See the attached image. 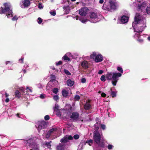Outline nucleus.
<instances>
[{
  "mask_svg": "<svg viewBox=\"0 0 150 150\" xmlns=\"http://www.w3.org/2000/svg\"><path fill=\"white\" fill-rule=\"evenodd\" d=\"M128 16H123L121 17V21L123 23H125L128 21Z\"/></svg>",
  "mask_w": 150,
  "mask_h": 150,
  "instance_id": "obj_16",
  "label": "nucleus"
},
{
  "mask_svg": "<svg viewBox=\"0 0 150 150\" xmlns=\"http://www.w3.org/2000/svg\"><path fill=\"white\" fill-rule=\"evenodd\" d=\"M62 63V62L61 61H59L58 63H56V64L57 65H58L61 64Z\"/></svg>",
  "mask_w": 150,
  "mask_h": 150,
  "instance_id": "obj_47",
  "label": "nucleus"
},
{
  "mask_svg": "<svg viewBox=\"0 0 150 150\" xmlns=\"http://www.w3.org/2000/svg\"><path fill=\"white\" fill-rule=\"evenodd\" d=\"M33 150H39V149L37 146H34V147H33Z\"/></svg>",
  "mask_w": 150,
  "mask_h": 150,
  "instance_id": "obj_45",
  "label": "nucleus"
},
{
  "mask_svg": "<svg viewBox=\"0 0 150 150\" xmlns=\"http://www.w3.org/2000/svg\"><path fill=\"white\" fill-rule=\"evenodd\" d=\"M46 126V124L45 122L43 121L38 122L36 124V126L37 127L38 131L40 132L41 129H44Z\"/></svg>",
  "mask_w": 150,
  "mask_h": 150,
  "instance_id": "obj_6",
  "label": "nucleus"
},
{
  "mask_svg": "<svg viewBox=\"0 0 150 150\" xmlns=\"http://www.w3.org/2000/svg\"><path fill=\"white\" fill-rule=\"evenodd\" d=\"M103 73V70H100L98 72V74H102Z\"/></svg>",
  "mask_w": 150,
  "mask_h": 150,
  "instance_id": "obj_52",
  "label": "nucleus"
},
{
  "mask_svg": "<svg viewBox=\"0 0 150 150\" xmlns=\"http://www.w3.org/2000/svg\"><path fill=\"white\" fill-rule=\"evenodd\" d=\"M81 82L83 83H85L86 82V79L85 78H83L81 79Z\"/></svg>",
  "mask_w": 150,
  "mask_h": 150,
  "instance_id": "obj_44",
  "label": "nucleus"
},
{
  "mask_svg": "<svg viewBox=\"0 0 150 150\" xmlns=\"http://www.w3.org/2000/svg\"><path fill=\"white\" fill-rule=\"evenodd\" d=\"M100 124V123H98L97 122L96 123L95 125V127L96 128V130L95 131H98V129L99 128V125Z\"/></svg>",
  "mask_w": 150,
  "mask_h": 150,
  "instance_id": "obj_25",
  "label": "nucleus"
},
{
  "mask_svg": "<svg viewBox=\"0 0 150 150\" xmlns=\"http://www.w3.org/2000/svg\"><path fill=\"white\" fill-rule=\"evenodd\" d=\"M79 114L77 112H74L71 116L70 118L74 121H77L79 119Z\"/></svg>",
  "mask_w": 150,
  "mask_h": 150,
  "instance_id": "obj_9",
  "label": "nucleus"
},
{
  "mask_svg": "<svg viewBox=\"0 0 150 150\" xmlns=\"http://www.w3.org/2000/svg\"><path fill=\"white\" fill-rule=\"evenodd\" d=\"M10 62L9 61H8V62H6V64H7L8 63V62Z\"/></svg>",
  "mask_w": 150,
  "mask_h": 150,
  "instance_id": "obj_62",
  "label": "nucleus"
},
{
  "mask_svg": "<svg viewBox=\"0 0 150 150\" xmlns=\"http://www.w3.org/2000/svg\"><path fill=\"white\" fill-rule=\"evenodd\" d=\"M84 108L86 110H88L91 109V106L88 102H87L84 105Z\"/></svg>",
  "mask_w": 150,
  "mask_h": 150,
  "instance_id": "obj_22",
  "label": "nucleus"
},
{
  "mask_svg": "<svg viewBox=\"0 0 150 150\" xmlns=\"http://www.w3.org/2000/svg\"><path fill=\"white\" fill-rule=\"evenodd\" d=\"M44 118L45 120H47L50 119V117L49 115H46L45 116Z\"/></svg>",
  "mask_w": 150,
  "mask_h": 150,
  "instance_id": "obj_41",
  "label": "nucleus"
},
{
  "mask_svg": "<svg viewBox=\"0 0 150 150\" xmlns=\"http://www.w3.org/2000/svg\"><path fill=\"white\" fill-rule=\"evenodd\" d=\"M93 140L92 139H90L88 140L86 142V143H88V144L90 146L93 143Z\"/></svg>",
  "mask_w": 150,
  "mask_h": 150,
  "instance_id": "obj_30",
  "label": "nucleus"
},
{
  "mask_svg": "<svg viewBox=\"0 0 150 150\" xmlns=\"http://www.w3.org/2000/svg\"><path fill=\"white\" fill-rule=\"evenodd\" d=\"M50 13L51 15H52L53 16H54L56 15V12L54 11H53L52 12L50 11Z\"/></svg>",
  "mask_w": 150,
  "mask_h": 150,
  "instance_id": "obj_40",
  "label": "nucleus"
},
{
  "mask_svg": "<svg viewBox=\"0 0 150 150\" xmlns=\"http://www.w3.org/2000/svg\"><path fill=\"white\" fill-rule=\"evenodd\" d=\"M88 10H79V13L81 15L85 16L88 13Z\"/></svg>",
  "mask_w": 150,
  "mask_h": 150,
  "instance_id": "obj_18",
  "label": "nucleus"
},
{
  "mask_svg": "<svg viewBox=\"0 0 150 150\" xmlns=\"http://www.w3.org/2000/svg\"><path fill=\"white\" fill-rule=\"evenodd\" d=\"M59 106L57 105H55L54 108V111H56L57 113V114L58 115H62V111H65V110L62 109L61 110H60V111L61 110V111L59 112Z\"/></svg>",
  "mask_w": 150,
  "mask_h": 150,
  "instance_id": "obj_14",
  "label": "nucleus"
},
{
  "mask_svg": "<svg viewBox=\"0 0 150 150\" xmlns=\"http://www.w3.org/2000/svg\"><path fill=\"white\" fill-rule=\"evenodd\" d=\"M57 129L56 127L50 129L48 131L47 134L46 135V138L47 139L49 138L51 134L57 131Z\"/></svg>",
  "mask_w": 150,
  "mask_h": 150,
  "instance_id": "obj_8",
  "label": "nucleus"
},
{
  "mask_svg": "<svg viewBox=\"0 0 150 150\" xmlns=\"http://www.w3.org/2000/svg\"><path fill=\"white\" fill-rule=\"evenodd\" d=\"M79 136L78 134H76L74 136V139H77L79 138Z\"/></svg>",
  "mask_w": 150,
  "mask_h": 150,
  "instance_id": "obj_39",
  "label": "nucleus"
},
{
  "mask_svg": "<svg viewBox=\"0 0 150 150\" xmlns=\"http://www.w3.org/2000/svg\"><path fill=\"white\" fill-rule=\"evenodd\" d=\"M91 58H95V61L96 62H99L102 61L103 60V57L100 54L96 55V52H93L90 56Z\"/></svg>",
  "mask_w": 150,
  "mask_h": 150,
  "instance_id": "obj_4",
  "label": "nucleus"
},
{
  "mask_svg": "<svg viewBox=\"0 0 150 150\" xmlns=\"http://www.w3.org/2000/svg\"><path fill=\"white\" fill-rule=\"evenodd\" d=\"M146 20L143 18L140 14L137 13L134 18V21L132 24L134 28L135 32H142L146 27Z\"/></svg>",
  "mask_w": 150,
  "mask_h": 150,
  "instance_id": "obj_1",
  "label": "nucleus"
},
{
  "mask_svg": "<svg viewBox=\"0 0 150 150\" xmlns=\"http://www.w3.org/2000/svg\"><path fill=\"white\" fill-rule=\"evenodd\" d=\"M101 138V136L98 131H94L93 133V139L99 146H102V145L100 144Z\"/></svg>",
  "mask_w": 150,
  "mask_h": 150,
  "instance_id": "obj_3",
  "label": "nucleus"
},
{
  "mask_svg": "<svg viewBox=\"0 0 150 150\" xmlns=\"http://www.w3.org/2000/svg\"><path fill=\"white\" fill-rule=\"evenodd\" d=\"M67 85L69 86H72L74 84V81L71 80L70 79L67 80Z\"/></svg>",
  "mask_w": 150,
  "mask_h": 150,
  "instance_id": "obj_21",
  "label": "nucleus"
},
{
  "mask_svg": "<svg viewBox=\"0 0 150 150\" xmlns=\"http://www.w3.org/2000/svg\"><path fill=\"white\" fill-rule=\"evenodd\" d=\"M19 114L18 113L16 115V116L18 117H20L19 116Z\"/></svg>",
  "mask_w": 150,
  "mask_h": 150,
  "instance_id": "obj_60",
  "label": "nucleus"
},
{
  "mask_svg": "<svg viewBox=\"0 0 150 150\" xmlns=\"http://www.w3.org/2000/svg\"><path fill=\"white\" fill-rule=\"evenodd\" d=\"M9 101V100L8 98H7L5 100V102L7 103Z\"/></svg>",
  "mask_w": 150,
  "mask_h": 150,
  "instance_id": "obj_55",
  "label": "nucleus"
},
{
  "mask_svg": "<svg viewBox=\"0 0 150 150\" xmlns=\"http://www.w3.org/2000/svg\"><path fill=\"white\" fill-rule=\"evenodd\" d=\"M96 121L98 120V118H96Z\"/></svg>",
  "mask_w": 150,
  "mask_h": 150,
  "instance_id": "obj_64",
  "label": "nucleus"
},
{
  "mask_svg": "<svg viewBox=\"0 0 150 150\" xmlns=\"http://www.w3.org/2000/svg\"><path fill=\"white\" fill-rule=\"evenodd\" d=\"M137 32V33L135 34V35H134V37L135 38L137 37V38H139V37L140 36V34L142 32Z\"/></svg>",
  "mask_w": 150,
  "mask_h": 150,
  "instance_id": "obj_29",
  "label": "nucleus"
},
{
  "mask_svg": "<svg viewBox=\"0 0 150 150\" xmlns=\"http://www.w3.org/2000/svg\"><path fill=\"white\" fill-rule=\"evenodd\" d=\"M117 70L120 72L121 73H122L123 72V70L122 68L119 67H118L117 68Z\"/></svg>",
  "mask_w": 150,
  "mask_h": 150,
  "instance_id": "obj_37",
  "label": "nucleus"
},
{
  "mask_svg": "<svg viewBox=\"0 0 150 150\" xmlns=\"http://www.w3.org/2000/svg\"><path fill=\"white\" fill-rule=\"evenodd\" d=\"M80 98V97L77 95H76L74 97V99L75 100H78Z\"/></svg>",
  "mask_w": 150,
  "mask_h": 150,
  "instance_id": "obj_33",
  "label": "nucleus"
},
{
  "mask_svg": "<svg viewBox=\"0 0 150 150\" xmlns=\"http://www.w3.org/2000/svg\"><path fill=\"white\" fill-rule=\"evenodd\" d=\"M101 127L103 129H104L105 128V126L104 125L102 124L101 125Z\"/></svg>",
  "mask_w": 150,
  "mask_h": 150,
  "instance_id": "obj_46",
  "label": "nucleus"
},
{
  "mask_svg": "<svg viewBox=\"0 0 150 150\" xmlns=\"http://www.w3.org/2000/svg\"><path fill=\"white\" fill-rule=\"evenodd\" d=\"M109 3L110 5V8L112 9H116L117 8L116 3L112 0H110Z\"/></svg>",
  "mask_w": 150,
  "mask_h": 150,
  "instance_id": "obj_13",
  "label": "nucleus"
},
{
  "mask_svg": "<svg viewBox=\"0 0 150 150\" xmlns=\"http://www.w3.org/2000/svg\"><path fill=\"white\" fill-rule=\"evenodd\" d=\"M12 8V6L9 2H6L3 4L2 9H10Z\"/></svg>",
  "mask_w": 150,
  "mask_h": 150,
  "instance_id": "obj_11",
  "label": "nucleus"
},
{
  "mask_svg": "<svg viewBox=\"0 0 150 150\" xmlns=\"http://www.w3.org/2000/svg\"><path fill=\"white\" fill-rule=\"evenodd\" d=\"M51 141H50V142H46L45 143V144L48 147V148L50 149L51 146Z\"/></svg>",
  "mask_w": 150,
  "mask_h": 150,
  "instance_id": "obj_26",
  "label": "nucleus"
},
{
  "mask_svg": "<svg viewBox=\"0 0 150 150\" xmlns=\"http://www.w3.org/2000/svg\"><path fill=\"white\" fill-rule=\"evenodd\" d=\"M111 95L112 97H114L116 96V93L112 91Z\"/></svg>",
  "mask_w": 150,
  "mask_h": 150,
  "instance_id": "obj_42",
  "label": "nucleus"
},
{
  "mask_svg": "<svg viewBox=\"0 0 150 150\" xmlns=\"http://www.w3.org/2000/svg\"><path fill=\"white\" fill-rule=\"evenodd\" d=\"M23 58L21 59H19V61L20 62H21V63H23Z\"/></svg>",
  "mask_w": 150,
  "mask_h": 150,
  "instance_id": "obj_54",
  "label": "nucleus"
},
{
  "mask_svg": "<svg viewBox=\"0 0 150 150\" xmlns=\"http://www.w3.org/2000/svg\"><path fill=\"white\" fill-rule=\"evenodd\" d=\"M73 138L71 136L66 135L61 139L60 142L62 143H66L69 140L72 139Z\"/></svg>",
  "mask_w": 150,
  "mask_h": 150,
  "instance_id": "obj_10",
  "label": "nucleus"
},
{
  "mask_svg": "<svg viewBox=\"0 0 150 150\" xmlns=\"http://www.w3.org/2000/svg\"><path fill=\"white\" fill-rule=\"evenodd\" d=\"M64 60H68L69 61L70 60V59L69 57H68L67 56H66V55H65L63 57Z\"/></svg>",
  "mask_w": 150,
  "mask_h": 150,
  "instance_id": "obj_27",
  "label": "nucleus"
},
{
  "mask_svg": "<svg viewBox=\"0 0 150 150\" xmlns=\"http://www.w3.org/2000/svg\"><path fill=\"white\" fill-rule=\"evenodd\" d=\"M0 13L1 14H5L8 17H10L12 16V10H0Z\"/></svg>",
  "mask_w": 150,
  "mask_h": 150,
  "instance_id": "obj_7",
  "label": "nucleus"
},
{
  "mask_svg": "<svg viewBox=\"0 0 150 150\" xmlns=\"http://www.w3.org/2000/svg\"><path fill=\"white\" fill-rule=\"evenodd\" d=\"M150 14V10H143L141 12L140 15L142 16V15H144L146 14Z\"/></svg>",
  "mask_w": 150,
  "mask_h": 150,
  "instance_id": "obj_19",
  "label": "nucleus"
},
{
  "mask_svg": "<svg viewBox=\"0 0 150 150\" xmlns=\"http://www.w3.org/2000/svg\"><path fill=\"white\" fill-rule=\"evenodd\" d=\"M53 99L55 100H57L59 99L58 96L57 95H55L53 97Z\"/></svg>",
  "mask_w": 150,
  "mask_h": 150,
  "instance_id": "obj_35",
  "label": "nucleus"
},
{
  "mask_svg": "<svg viewBox=\"0 0 150 150\" xmlns=\"http://www.w3.org/2000/svg\"><path fill=\"white\" fill-rule=\"evenodd\" d=\"M16 96L18 98H19L21 97V93L18 91L17 90L15 92Z\"/></svg>",
  "mask_w": 150,
  "mask_h": 150,
  "instance_id": "obj_24",
  "label": "nucleus"
},
{
  "mask_svg": "<svg viewBox=\"0 0 150 150\" xmlns=\"http://www.w3.org/2000/svg\"><path fill=\"white\" fill-rule=\"evenodd\" d=\"M81 21L82 23H84L87 21V20L86 19H84Z\"/></svg>",
  "mask_w": 150,
  "mask_h": 150,
  "instance_id": "obj_53",
  "label": "nucleus"
},
{
  "mask_svg": "<svg viewBox=\"0 0 150 150\" xmlns=\"http://www.w3.org/2000/svg\"><path fill=\"white\" fill-rule=\"evenodd\" d=\"M147 39L149 40L150 41V36L148 37Z\"/></svg>",
  "mask_w": 150,
  "mask_h": 150,
  "instance_id": "obj_61",
  "label": "nucleus"
},
{
  "mask_svg": "<svg viewBox=\"0 0 150 150\" xmlns=\"http://www.w3.org/2000/svg\"><path fill=\"white\" fill-rule=\"evenodd\" d=\"M22 8H26L29 6L30 4V1L29 0H24L22 2Z\"/></svg>",
  "mask_w": 150,
  "mask_h": 150,
  "instance_id": "obj_12",
  "label": "nucleus"
},
{
  "mask_svg": "<svg viewBox=\"0 0 150 150\" xmlns=\"http://www.w3.org/2000/svg\"><path fill=\"white\" fill-rule=\"evenodd\" d=\"M40 97L41 98L43 99L45 98V95L43 94H41L40 95Z\"/></svg>",
  "mask_w": 150,
  "mask_h": 150,
  "instance_id": "obj_51",
  "label": "nucleus"
},
{
  "mask_svg": "<svg viewBox=\"0 0 150 150\" xmlns=\"http://www.w3.org/2000/svg\"><path fill=\"white\" fill-rule=\"evenodd\" d=\"M103 2L104 1L103 0H100L99 1V3L101 4L103 3Z\"/></svg>",
  "mask_w": 150,
  "mask_h": 150,
  "instance_id": "obj_56",
  "label": "nucleus"
},
{
  "mask_svg": "<svg viewBox=\"0 0 150 150\" xmlns=\"http://www.w3.org/2000/svg\"><path fill=\"white\" fill-rule=\"evenodd\" d=\"M38 23L39 24H41L42 21V19L40 17L38 18Z\"/></svg>",
  "mask_w": 150,
  "mask_h": 150,
  "instance_id": "obj_38",
  "label": "nucleus"
},
{
  "mask_svg": "<svg viewBox=\"0 0 150 150\" xmlns=\"http://www.w3.org/2000/svg\"><path fill=\"white\" fill-rule=\"evenodd\" d=\"M121 74L119 73H114L112 72H108L106 77L108 80L112 79V84L115 86L116 85V83L118 80V77H120Z\"/></svg>",
  "mask_w": 150,
  "mask_h": 150,
  "instance_id": "obj_2",
  "label": "nucleus"
},
{
  "mask_svg": "<svg viewBox=\"0 0 150 150\" xmlns=\"http://www.w3.org/2000/svg\"><path fill=\"white\" fill-rule=\"evenodd\" d=\"M62 95L64 97H66L67 96L68 92L65 90H63L62 91Z\"/></svg>",
  "mask_w": 150,
  "mask_h": 150,
  "instance_id": "obj_23",
  "label": "nucleus"
},
{
  "mask_svg": "<svg viewBox=\"0 0 150 150\" xmlns=\"http://www.w3.org/2000/svg\"><path fill=\"white\" fill-rule=\"evenodd\" d=\"M147 4L146 1H144L142 4H137V8L138 9H142V8H143L144 7H145L146 6Z\"/></svg>",
  "mask_w": 150,
  "mask_h": 150,
  "instance_id": "obj_15",
  "label": "nucleus"
},
{
  "mask_svg": "<svg viewBox=\"0 0 150 150\" xmlns=\"http://www.w3.org/2000/svg\"><path fill=\"white\" fill-rule=\"evenodd\" d=\"M100 80L103 81H105V76L102 75L100 78Z\"/></svg>",
  "mask_w": 150,
  "mask_h": 150,
  "instance_id": "obj_36",
  "label": "nucleus"
},
{
  "mask_svg": "<svg viewBox=\"0 0 150 150\" xmlns=\"http://www.w3.org/2000/svg\"><path fill=\"white\" fill-rule=\"evenodd\" d=\"M52 91L55 94H56L58 92V89L57 88H54L53 90Z\"/></svg>",
  "mask_w": 150,
  "mask_h": 150,
  "instance_id": "obj_31",
  "label": "nucleus"
},
{
  "mask_svg": "<svg viewBox=\"0 0 150 150\" xmlns=\"http://www.w3.org/2000/svg\"><path fill=\"white\" fill-rule=\"evenodd\" d=\"M138 41L140 42H143V40L140 39H139L138 40Z\"/></svg>",
  "mask_w": 150,
  "mask_h": 150,
  "instance_id": "obj_57",
  "label": "nucleus"
},
{
  "mask_svg": "<svg viewBox=\"0 0 150 150\" xmlns=\"http://www.w3.org/2000/svg\"><path fill=\"white\" fill-rule=\"evenodd\" d=\"M81 66L84 69L88 68V63L86 61H83L81 64Z\"/></svg>",
  "mask_w": 150,
  "mask_h": 150,
  "instance_id": "obj_20",
  "label": "nucleus"
},
{
  "mask_svg": "<svg viewBox=\"0 0 150 150\" xmlns=\"http://www.w3.org/2000/svg\"><path fill=\"white\" fill-rule=\"evenodd\" d=\"M9 96L8 94L7 93H5V97H7L8 96Z\"/></svg>",
  "mask_w": 150,
  "mask_h": 150,
  "instance_id": "obj_59",
  "label": "nucleus"
},
{
  "mask_svg": "<svg viewBox=\"0 0 150 150\" xmlns=\"http://www.w3.org/2000/svg\"><path fill=\"white\" fill-rule=\"evenodd\" d=\"M113 147V146L111 144H109L108 146V149L110 150Z\"/></svg>",
  "mask_w": 150,
  "mask_h": 150,
  "instance_id": "obj_43",
  "label": "nucleus"
},
{
  "mask_svg": "<svg viewBox=\"0 0 150 150\" xmlns=\"http://www.w3.org/2000/svg\"><path fill=\"white\" fill-rule=\"evenodd\" d=\"M64 71L65 73L67 75H71V73L67 70L66 69L64 70Z\"/></svg>",
  "mask_w": 150,
  "mask_h": 150,
  "instance_id": "obj_34",
  "label": "nucleus"
},
{
  "mask_svg": "<svg viewBox=\"0 0 150 150\" xmlns=\"http://www.w3.org/2000/svg\"><path fill=\"white\" fill-rule=\"evenodd\" d=\"M19 89L22 91H24V88L23 87L21 88H19Z\"/></svg>",
  "mask_w": 150,
  "mask_h": 150,
  "instance_id": "obj_58",
  "label": "nucleus"
},
{
  "mask_svg": "<svg viewBox=\"0 0 150 150\" xmlns=\"http://www.w3.org/2000/svg\"><path fill=\"white\" fill-rule=\"evenodd\" d=\"M65 145L61 143L59 144L57 146L56 150H64Z\"/></svg>",
  "mask_w": 150,
  "mask_h": 150,
  "instance_id": "obj_17",
  "label": "nucleus"
},
{
  "mask_svg": "<svg viewBox=\"0 0 150 150\" xmlns=\"http://www.w3.org/2000/svg\"><path fill=\"white\" fill-rule=\"evenodd\" d=\"M101 96L103 97H105L106 96V94L104 93H101Z\"/></svg>",
  "mask_w": 150,
  "mask_h": 150,
  "instance_id": "obj_50",
  "label": "nucleus"
},
{
  "mask_svg": "<svg viewBox=\"0 0 150 150\" xmlns=\"http://www.w3.org/2000/svg\"><path fill=\"white\" fill-rule=\"evenodd\" d=\"M27 93V94H30V93L32 92V90L31 89L29 88L28 87H27L26 88Z\"/></svg>",
  "mask_w": 150,
  "mask_h": 150,
  "instance_id": "obj_28",
  "label": "nucleus"
},
{
  "mask_svg": "<svg viewBox=\"0 0 150 150\" xmlns=\"http://www.w3.org/2000/svg\"><path fill=\"white\" fill-rule=\"evenodd\" d=\"M31 140V139H30L28 140V142H29Z\"/></svg>",
  "mask_w": 150,
  "mask_h": 150,
  "instance_id": "obj_63",
  "label": "nucleus"
},
{
  "mask_svg": "<svg viewBox=\"0 0 150 150\" xmlns=\"http://www.w3.org/2000/svg\"><path fill=\"white\" fill-rule=\"evenodd\" d=\"M90 18H91L96 19L95 21H93V23H96L98 19H100L102 17V16L100 14L98 15L97 14L93 12H91L89 15Z\"/></svg>",
  "mask_w": 150,
  "mask_h": 150,
  "instance_id": "obj_5",
  "label": "nucleus"
},
{
  "mask_svg": "<svg viewBox=\"0 0 150 150\" xmlns=\"http://www.w3.org/2000/svg\"><path fill=\"white\" fill-rule=\"evenodd\" d=\"M38 8L39 9H42L43 8V6L41 3H39L38 5Z\"/></svg>",
  "mask_w": 150,
  "mask_h": 150,
  "instance_id": "obj_32",
  "label": "nucleus"
},
{
  "mask_svg": "<svg viewBox=\"0 0 150 150\" xmlns=\"http://www.w3.org/2000/svg\"><path fill=\"white\" fill-rule=\"evenodd\" d=\"M17 19V18L16 16H14V17H13L12 18V20L13 21L16 20Z\"/></svg>",
  "mask_w": 150,
  "mask_h": 150,
  "instance_id": "obj_48",
  "label": "nucleus"
},
{
  "mask_svg": "<svg viewBox=\"0 0 150 150\" xmlns=\"http://www.w3.org/2000/svg\"><path fill=\"white\" fill-rule=\"evenodd\" d=\"M66 56H67L68 57H70L71 56V54L70 53L68 52L66 54H65Z\"/></svg>",
  "mask_w": 150,
  "mask_h": 150,
  "instance_id": "obj_49",
  "label": "nucleus"
}]
</instances>
